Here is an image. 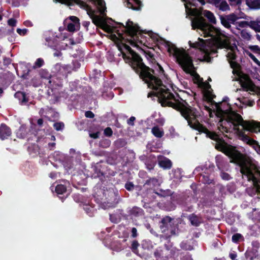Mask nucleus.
Instances as JSON below:
<instances>
[{"instance_id":"nucleus-1","label":"nucleus","mask_w":260,"mask_h":260,"mask_svg":"<svg viewBox=\"0 0 260 260\" xmlns=\"http://www.w3.org/2000/svg\"><path fill=\"white\" fill-rule=\"evenodd\" d=\"M116 24L119 26L114 27V28H119L116 30L118 37L115 35L113 37L115 39L116 46L125 62L132 68L148 88L155 91L149 93L148 97L151 95L157 97L158 102L162 107H172L168 105L170 103L173 104L181 103L179 98L177 96L178 99H176L170 90L163 84L161 79L155 75L154 70L146 66L140 55L126 44L129 43L133 46H137L139 35H141L142 32L140 27L130 20H127L125 25L120 22H116Z\"/></svg>"},{"instance_id":"nucleus-2","label":"nucleus","mask_w":260,"mask_h":260,"mask_svg":"<svg viewBox=\"0 0 260 260\" xmlns=\"http://www.w3.org/2000/svg\"><path fill=\"white\" fill-rule=\"evenodd\" d=\"M177 95L182 102L176 104L170 103V105H168L179 111L181 115L187 121L188 124L191 128L198 131L199 133L205 134L207 137L215 141V149L228 156L231 159V162L236 164L240 169L250 159L237 150L235 147L228 144L216 132L209 131L206 126L200 123L198 120V118L200 116L199 111L195 108L190 106L186 101L180 98L179 94H177Z\"/></svg>"},{"instance_id":"nucleus-3","label":"nucleus","mask_w":260,"mask_h":260,"mask_svg":"<svg viewBox=\"0 0 260 260\" xmlns=\"http://www.w3.org/2000/svg\"><path fill=\"white\" fill-rule=\"evenodd\" d=\"M168 52L175 58L176 62L186 74L192 76L193 82L198 85L204 82L203 79L195 71L191 57L183 49H179L175 45L167 42Z\"/></svg>"},{"instance_id":"nucleus-4","label":"nucleus","mask_w":260,"mask_h":260,"mask_svg":"<svg viewBox=\"0 0 260 260\" xmlns=\"http://www.w3.org/2000/svg\"><path fill=\"white\" fill-rule=\"evenodd\" d=\"M255 122V120L245 121L242 117L235 111H231L226 119H221L217 123L218 129L223 135L224 137H228L224 133L231 132L232 126L238 127L239 125L243 126L247 131L252 133V129L249 127L248 123Z\"/></svg>"},{"instance_id":"nucleus-5","label":"nucleus","mask_w":260,"mask_h":260,"mask_svg":"<svg viewBox=\"0 0 260 260\" xmlns=\"http://www.w3.org/2000/svg\"><path fill=\"white\" fill-rule=\"evenodd\" d=\"M240 173L249 182H251L257 192L260 193V167L256 162L249 160L240 169Z\"/></svg>"},{"instance_id":"nucleus-6","label":"nucleus","mask_w":260,"mask_h":260,"mask_svg":"<svg viewBox=\"0 0 260 260\" xmlns=\"http://www.w3.org/2000/svg\"><path fill=\"white\" fill-rule=\"evenodd\" d=\"M96 6V8L101 16L93 15L91 16L92 22L98 27L106 31H109L110 26L107 24L105 18L106 16L107 8L104 0H88Z\"/></svg>"},{"instance_id":"nucleus-7","label":"nucleus","mask_w":260,"mask_h":260,"mask_svg":"<svg viewBox=\"0 0 260 260\" xmlns=\"http://www.w3.org/2000/svg\"><path fill=\"white\" fill-rule=\"evenodd\" d=\"M174 219L169 216L162 218L159 222V228L162 233L169 231V237L176 235V228L174 225Z\"/></svg>"},{"instance_id":"nucleus-8","label":"nucleus","mask_w":260,"mask_h":260,"mask_svg":"<svg viewBox=\"0 0 260 260\" xmlns=\"http://www.w3.org/2000/svg\"><path fill=\"white\" fill-rule=\"evenodd\" d=\"M105 195L104 202H107L108 203H112L117 200L118 192L117 189L113 186L109 188L106 187Z\"/></svg>"},{"instance_id":"nucleus-9","label":"nucleus","mask_w":260,"mask_h":260,"mask_svg":"<svg viewBox=\"0 0 260 260\" xmlns=\"http://www.w3.org/2000/svg\"><path fill=\"white\" fill-rule=\"evenodd\" d=\"M106 187L99 183H97L94 187L93 196L97 203H102L104 200Z\"/></svg>"},{"instance_id":"nucleus-10","label":"nucleus","mask_w":260,"mask_h":260,"mask_svg":"<svg viewBox=\"0 0 260 260\" xmlns=\"http://www.w3.org/2000/svg\"><path fill=\"white\" fill-rule=\"evenodd\" d=\"M238 18V17L235 13H232L225 16H220L221 24L227 28H231V24H234Z\"/></svg>"},{"instance_id":"nucleus-11","label":"nucleus","mask_w":260,"mask_h":260,"mask_svg":"<svg viewBox=\"0 0 260 260\" xmlns=\"http://www.w3.org/2000/svg\"><path fill=\"white\" fill-rule=\"evenodd\" d=\"M241 86L244 91H253L255 86L252 80L247 76L244 75L239 80Z\"/></svg>"},{"instance_id":"nucleus-12","label":"nucleus","mask_w":260,"mask_h":260,"mask_svg":"<svg viewBox=\"0 0 260 260\" xmlns=\"http://www.w3.org/2000/svg\"><path fill=\"white\" fill-rule=\"evenodd\" d=\"M213 45L216 49L228 48L229 42L228 39H223L220 35H217L213 39Z\"/></svg>"},{"instance_id":"nucleus-13","label":"nucleus","mask_w":260,"mask_h":260,"mask_svg":"<svg viewBox=\"0 0 260 260\" xmlns=\"http://www.w3.org/2000/svg\"><path fill=\"white\" fill-rule=\"evenodd\" d=\"M191 26L193 29H200L204 30L207 27V24L205 19L201 16L194 18L191 21Z\"/></svg>"},{"instance_id":"nucleus-14","label":"nucleus","mask_w":260,"mask_h":260,"mask_svg":"<svg viewBox=\"0 0 260 260\" xmlns=\"http://www.w3.org/2000/svg\"><path fill=\"white\" fill-rule=\"evenodd\" d=\"M11 134V128L5 123H2L0 125V139L2 140L7 139Z\"/></svg>"},{"instance_id":"nucleus-15","label":"nucleus","mask_w":260,"mask_h":260,"mask_svg":"<svg viewBox=\"0 0 260 260\" xmlns=\"http://www.w3.org/2000/svg\"><path fill=\"white\" fill-rule=\"evenodd\" d=\"M124 3L127 8L134 10H140L142 6L140 0H124Z\"/></svg>"},{"instance_id":"nucleus-16","label":"nucleus","mask_w":260,"mask_h":260,"mask_svg":"<svg viewBox=\"0 0 260 260\" xmlns=\"http://www.w3.org/2000/svg\"><path fill=\"white\" fill-rule=\"evenodd\" d=\"M239 137H240V140H241L244 142L246 143L247 144L251 146L252 148L254 147L255 145H257V141L252 139L247 135H246L244 132L241 131L239 132Z\"/></svg>"},{"instance_id":"nucleus-17","label":"nucleus","mask_w":260,"mask_h":260,"mask_svg":"<svg viewBox=\"0 0 260 260\" xmlns=\"http://www.w3.org/2000/svg\"><path fill=\"white\" fill-rule=\"evenodd\" d=\"M128 213L131 217L135 218L142 217L144 215V210L142 208L137 206H134L131 208L129 210Z\"/></svg>"},{"instance_id":"nucleus-18","label":"nucleus","mask_w":260,"mask_h":260,"mask_svg":"<svg viewBox=\"0 0 260 260\" xmlns=\"http://www.w3.org/2000/svg\"><path fill=\"white\" fill-rule=\"evenodd\" d=\"M61 3L66 4L68 6H73L75 4L79 5L82 8H87L88 6L83 1L81 0H59Z\"/></svg>"},{"instance_id":"nucleus-19","label":"nucleus","mask_w":260,"mask_h":260,"mask_svg":"<svg viewBox=\"0 0 260 260\" xmlns=\"http://www.w3.org/2000/svg\"><path fill=\"white\" fill-rule=\"evenodd\" d=\"M14 96L19 100L22 105L26 104L28 102V98L24 92L18 91L15 93Z\"/></svg>"},{"instance_id":"nucleus-20","label":"nucleus","mask_w":260,"mask_h":260,"mask_svg":"<svg viewBox=\"0 0 260 260\" xmlns=\"http://www.w3.org/2000/svg\"><path fill=\"white\" fill-rule=\"evenodd\" d=\"M159 185L158 180L156 178H150L147 179L144 184L148 189H152Z\"/></svg>"},{"instance_id":"nucleus-21","label":"nucleus","mask_w":260,"mask_h":260,"mask_svg":"<svg viewBox=\"0 0 260 260\" xmlns=\"http://www.w3.org/2000/svg\"><path fill=\"white\" fill-rule=\"evenodd\" d=\"M154 51V49L152 50H146L144 51V54L147 59L152 64H156L157 61L155 58V56L153 53Z\"/></svg>"},{"instance_id":"nucleus-22","label":"nucleus","mask_w":260,"mask_h":260,"mask_svg":"<svg viewBox=\"0 0 260 260\" xmlns=\"http://www.w3.org/2000/svg\"><path fill=\"white\" fill-rule=\"evenodd\" d=\"M126 241H127V239L126 238H123V240L122 241H116V242H115L113 244L115 243H116V245H114V246L115 247V249L117 251H120V250H121L122 249H124V248H125L127 245V243H126Z\"/></svg>"},{"instance_id":"nucleus-23","label":"nucleus","mask_w":260,"mask_h":260,"mask_svg":"<svg viewBox=\"0 0 260 260\" xmlns=\"http://www.w3.org/2000/svg\"><path fill=\"white\" fill-rule=\"evenodd\" d=\"M199 41L198 42H195V45L196 46V48L200 49L201 51H204L205 52V54L206 55H209V53L207 51H205V47H206V44L205 42V40L203 39H201L199 38L198 39Z\"/></svg>"},{"instance_id":"nucleus-24","label":"nucleus","mask_w":260,"mask_h":260,"mask_svg":"<svg viewBox=\"0 0 260 260\" xmlns=\"http://www.w3.org/2000/svg\"><path fill=\"white\" fill-rule=\"evenodd\" d=\"M203 98L208 102H212V100L214 98H215V95L213 93L212 90H207L203 91Z\"/></svg>"},{"instance_id":"nucleus-25","label":"nucleus","mask_w":260,"mask_h":260,"mask_svg":"<svg viewBox=\"0 0 260 260\" xmlns=\"http://www.w3.org/2000/svg\"><path fill=\"white\" fill-rule=\"evenodd\" d=\"M252 129V133H260V121H255V122H252V123H249L248 125Z\"/></svg>"},{"instance_id":"nucleus-26","label":"nucleus","mask_w":260,"mask_h":260,"mask_svg":"<svg viewBox=\"0 0 260 260\" xmlns=\"http://www.w3.org/2000/svg\"><path fill=\"white\" fill-rule=\"evenodd\" d=\"M83 209L89 216L92 217L94 216V213L95 210L93 206L89 204H84Z\"/></svg>"},{"instance_id":"nucleus-27","label":"nucleus","mask_w":260,"mask_h":260,"mask_svg":"<svg viewBox=\"0 0 260 260\" xmlns=\"http://www.w3.org/2000/svg\"><path fill=\"white\" fill-rule=\"evenodd\" d=\"M159 165L165 169H169L172 167V162L168 158H165L159 161Z\"/></svg>"},{"instance_id":"nucleus-28","label":"nucleus","mask_w":260,"mask_h":260,"mask_svg":"<svg viewBox=\"0 0 260 260\" xmlns=\"http://www.w3.org/2000/svg\"><path fill=\"white\" fill-rule=\"evenodd\" d=\"M246 4L251 9H260L259 0H247Z\"/></svg>"},{"instance_id":"nucleus-29","label":"nucleus","mask_w":260,"mask_h":260,"mask_svg":"<svg viewBox=\"0 0 260 260\" xmlns=\"http://www.w3.org/2000/svg\"><path fill=\"white\" fill-rule=\"evenodd\" d=\"M204 15L210 23L213 24L216 23V20L212 12L208 10H205L204 12Z\"/></svg>"},{"instance_id":"nucleus-30","label":"nucleus","mask_w":260,"mask_h":260,"mask_svg":"<svg viewBox=\"0 0 260 260\" xmlns=\"http://www.w3.org/2000/svg\"><path fill=\"white\" fill-rule=\"evenodd\" d=\"M151 132L155 137L158 138H161L164 135V131L161 130L160 128L157 126H154L152 128Z\"/></svg>"},{"instance_id":"nucleus-31","label":"nucleus","mask_w":260,"mask_h":260,"mask_svg":"<svg viewBox=\"0 0 260 260\" xmlns=\"http://www.w3.org/2000/svg\"><path fill=\"white\" fill-rule=\"evenodd\" d=\"M229 101V98L227 96H225L224 98H223V100H222V102L221 103H219L217 104V109L218 111H221V112H223L224 110H222V108H221V106H222L223 104L222 103H226V106L228 107V109H226L225 110V111H227L228 110H231V106L230 105V104L229 103H228V102Z\"/></svg>"},{"instance_id":"nucleus-32","label":"nucleus","mask_w":260,"mask_h":260,"mask_svg":"<svg viewBox=\"0 0 260 260\" xmlns=\"http://www.w3.org/2000/svg\"><path fill=\"white\" fill-rule=\"evenodd\" d=\"M260 23L259 20L250 21V27L256 32H260Z\"/></svg>"},{"instance_id":"nucleus-33","label":"nucleus","mask_w":260,"mask_h":260,"mask_svg":"<svg viewBox=\"0 0 260 260\" xmlns=\"http://www.w3.org/2000/svg\"><path fill=\"white\" fill-rule=\"evenodd\" d=\"M217 5L216 8H218L220 10L222 11H226L230 10V8L227 2L224 0H221V2Z\"/></svg>"},{"instance_id":"nucleus-34","label":"nucleus","mask_w":260,"mask_h":260,"mask_svg":"<svg viewBox=\"0 0 260 260\" xmlns=\"http://www.w3.org/2000/svg\"><path fill=\"white\" fill-rule=\"evenodd\" d=\"M17 137L20 139H23L25 137L27 133L26 129L23 127L20 126L19 128L16 131Z\"/></svg>"},{"instance_id":"nucleus-35","label":"nucleus","mask_w":260,"mask_h":260,"mask_svg":"<svg viewBox=\"0 0 260 260\" xmlns=\"http://www.w3.org/2000/svg\"><path fill=\"white\" fill-rule=\"evenodd\" d=\"M93 178H99L101 180H102L103 178L104 177V173L99 169L97 167L94 168V173L92 176Z\"/></svg>"},{"instance_id":"nucleus-36","label":"nucleus","mask_w":260,"mask_h":260,"mask_svg":"<svg viewBox=\"0 0 260 260\" xmlns=\"http://www.w3.org/2000/svg\"><path fill=\"white\" fill-rule=\"evenodd\" d=\"M189 219L191 224L196 226H198L201 223L197 215L194 214L189 216Z\"/></svg>"},{"instance_id":"nucleus-37","label":"nucleus","mask_w":260,"mask_h":260,"mask_svg":"<svg viewBox=\"0 0 260 260\" xmlns=\"http://www.w3.org/2000/svg\"><path fill=\"white\" fill-rule=\"evenodd\" d=\"M111 145V141L108 139H103L99 142V146L103 148H108Z\"/></svg>"},{"instance_id":"nucleus-38","label":"nucleus","mask_w":260,"mask_h":260,"mask_svg":"<svg viewBox=\"0 0 260 260\" xmlns=\"http://www.w3.org/2000/svg\"><path fill=\"white\" fill-rule=\"evenodd\" d=\"M67 191V187L63 184H58L55 187V191L57 194H62Z\"/></svg>"},{"instance_id":"nucleus-39","label":"nucleus","mask_w":260,"mask_h":260,"mask_svg":"<svg viewBox=\"0 0 260 260\" xmlns=\"http://www.w3.org/2000/svg\"><path fill=\"white\" fill-rule=\"evenodd\" d=\"M232 240L234 243H238L241 241H243L244 238L241 234L236 233L232 236Z\"/></svg>"},{"instance_id":"nucleus-40","label":"nucleus","mask_w":260,"mask_h":260,"mask_svg":"<svg viewBox=\"0 0 260 260\" xmlns=\"http://www.w3.org/2000/svg\"><path fill=\"white\" fill-rule=\"evenodd\" d=\"M240 35L245 40L250 41L251 39V35L246 29H243L241 31Z\"/></svg>"},{"instance_id":"nucleus-41","label":"nucleus","mask_w":260,"mask_h":260,"mask_svg":"<svg viewBox=\"0 0 260 260\" xmlns=\"http://www.w3.org/2000/svg\"><path fill=\"white\" fill-rule=\"evenodd\" d=\"M199 87L203 90V91L207 90H212V89L211 88V86L207 82H204L201 83L200 84Z\"/></svg>"},{"instance_id":"nucleus-42","label":"nucleus","mask_w":260,"mask_h":260,"mask_svg":"<svg viewBox=\"0 0 260 260\" xmlns=\"http://www.w3.org/2000/svg\"><path fill=\"white\" fill-rule=\"evenodd\" d=\"M180 247L185 250H192L193 249L192 246L188 244L187 242H182L180 243Z\"/></svg>"},{"instance_id":"nucleus-43","label":"nucleus","mask_w":260,"mask_h":260,"mask_svg":"<svg viewBox=\"0 0 260 260\" xmlns=\"http://www.w3.org/2000/svg\"><path fill=\"white\" fill-rule=\"evenodd\" d=\"M145 165L146 166L147 169L151 170L153 169L155 165V161L150 160V159H147L145 161Z\"/></svg>"},{"instance_id":"nucleus-44","label":"nucleus","mask_w":260,"mask_h":260,"mask_svg":"<svg viewBox=\"0 0 260 260\" xmlns=\"http://www.w3.org/2000/svg\"><path fill=\"white\" fill-rule=\"evenodd\" d=\"M53 127L57 131H62L64 127V124L62 122H55L53 124Z\"/></svg>"},{"instance_id":"nucleus-45","label":"nucleus","mask_w":260,"mask_h":260,"mask_svg":"<svg viewBox=\"0 0 260 260\" xmlns=\"http://www.w3.org/2000/svg\"><path fill=\"white\" fill-rule=\"evenodd\" d=\"M39 74L41 78L45 79H49L50 78L51 76L49 72L45 70H40Z\"/></svg>"},{"instance_id":"nucleus-46","label":"nucleus","mask_w":260,"mask_h":260,"mask_svg":"<svg viewBox=\"0 0 260 260\" xmlns=\"http://www.w3.org/2000/svg\"><path fill=\"white\" fill-rule=\"evenodd\" d=\"M162 251L161 250H159L157 249L154 253V255L156 258V260H162L163 258V256H162Z\"/></svg>"},{"instance_id":"nucleus-47","label":"nucleus","mask_w":260,"mask_h":260,"mask_svg":"<svg viewBox=\"0 0 260 260\" xmlns=\"http://www.w3.org/2000/svg\"><path fill=\"white\" fill-rule=\"evenodd\" d=\"M125 189L129 191H132L135 189V185L132 182L128 181L124 185Z\"/></svg>"},{"instance_id":"nucleus-48","label":"nucleus","mask_w":260,"mask_h":260,"mask_svg":"<svg viewBox=\"0 0 260 260\" xmlns=\"http://www.w3.org/2000/svg\"><path fill=\"white\" fill-rule=\"evenodd\" d=\"M126 142L124 140L121 139H118L115 142V145L116 147L118 148L124 147L126 145Z\"/></svg>"},{"instance_id":"nucleus-49","label":"nucleus","mask_w":260,"mask_h":260,"mask_svg":"<svg viewBox=\"0 0 260 260\" xmlns=\"http://www.w3.org/2000/svg\"><path fill=\"white\" fill-rule=\"evenodd\" d=\"M246 54L257 64L260 65V61L255 57V56L248 51H246Z\"/></svg>"},{"instance_id":"nucleus-50","label":"nucleus","mask_w":260,"mask_h":260,"mask_svg":"<svg viewBox=\"0 0 260 260\" xmlns=\"http://www.w3.org/2000/svg\"><path fill=\"white\" fill-rule=\"evenodd\" d=\"M44 63V60L41 58H38L34 66V68H38L41 67Z\"/></svg>"},{"instance_id":"nucleus-51","label":"nucleus","mask_w":260,"mask_h":260,"mask_svg":"<svg viewBox=\"0 0 260 260\" xmlns=\"http://www.w3.org/2000/svg\"><path fill=\"white\" fill-rule=\"evenodd\" d=\"M201 177H202V182L205 184H210L211 183V180L209 178V176L208 175H201Z\"/></svg>"},{"instance_id":"nucleus-52","label":"nucleus","mask_w":260,"mask_h":260,"mask_svg":"<svg viewBox=\"0 0 260 260\" xmlns=\"http://www.w3.org/2000/svg\"><path fill=\"white\" fill-rule=\"evenodd\" d=\"M248 48L254 53L260 54V48L257 45L249 46Z\"/></svg>"},{"instance_id":"nucleus-53","label":"nucleus","mask_w":260,"mask_h":260,"mask_svg":"<svg viewBox=\"0 0 260 260\" xmlns=\"http://www.w3.org/2000/svg\"><path fill=\"white\" fill-rule=\"evenodd\" d=\"M11 63V59L10 58L3 57V63H4V69L6 68Z\"/></svg>"},{"instance_id":"nucleus-54","label":"nucleus","mask_w":260,"mask_h":260,"mask_svg":"<svg viewBox=\"0 0 260 260\" xmlns=\"http://www.w3.org/2000/svg\"><path fill=\"white\" fill-rule=\"evenodd\" d=\"M139 246V243H138V242L137 241H136V240L133 241L132 243V246H131L132 250L134 252H136V251L137 250V249H138V247Z\"/></svg>"},{"instance_id":"nucleus-55","label":"nucleus","mask_w":260,"mask_h":260,"mask_svg":"<svg viewBox=\"0 0 260 260\" xmlns=\"http://www.w3.org/2000/svg\"><path fill=\"white\" fill-rule=\"evenodd\" d=\"M104 133L105 136L111 137L113 134V131L110 127H107L104 129Z\"/></svg>"},{"instance_id":"nucleus-56","label":"nucleus","mask_w":260,"mask_h":260,"mask_svg":"<svg viewBox=\"0 0 260 260\" xmlns=\"http://www.w3.org/2000/svg\"><path fill=\"white\" fill-rule=\"evenodd\" d=\"M67 30L70 32H74L75 30V25L73 23H69L67 25Z\"/></svg>"},{"instance_id":"nucleus-57","label":"nucleus","mask_w":260,"mask_h":260,"mask_svg":"<svg viewBox=\"0 0 260 260\" xmlns=\"http://www.w3.org/2000/svg\"><path fill=\"white\" fill-rule=\"evenodd\" d=\"M238 25L241 27L249 26L250 27V21H242L239 22Z\"/></svg>"},{"instance_id":"nucleus-58","label":"nucleus","mask_w":260,"mask_h":260,"mask_svg":"<svg viewBox=\"0 0 260 260\" xmlns=\"http://www.w3.org/2000/svg\"><path fill=\"white\" fill-rule=\"evenodd\" d=\"M17 32L20 36H25L28 30L26 28H24V29H21V28H17Z\"/></svg>"},{"instance_id":"nucleus-59","label":"nucleus","mask_w":260,"mask_h":260,"mask_svg":"<svg viewBox=\"0 0 260 260\" xmlns=\"http://www.w3.org/2000/svg\"><path fill=\"white\" fill-rule=\"evenodd\" d=\"M150 34L151 35H150L151 38L154 41L159 42V40L161 41V39L157 35L153 34L152 31Z\"/></svg>"},{"instance_id":"nucleus-60","label":"nucleus","mask_w":260,"mask_h":260,"mask_svg":"<svg viewBox=\"0 0 260 260\" xmlns=\"http://www.w3.org/2000/svg\"><path fill=\"white\" fill-rule=\"evenodd\" d=\"M17 20L14 18H10L8 20V24L11 26L14 27L16 25Z\"/></svg>"},{"instance_id":"nucleus-61","label":"nucleus","mask_w":260,"mask_h":260,"mask_svg":"<svg viewBox=\"0 0 260 260\" xmlns=\"http://www.w3.org/2000/svg\"><path fill=\"white\" fill-rule=\"evenodd\" d=\"M221 0H207V2L212 5H214L216 7H217V5L221 2Z\"/></svg>"},{"instance_id":"nucleus-62","label":"nucleus","mask_w":260,"mask_h":260,"mask_svg":"<svg viewBox=\"0 0 260 260\" xmlns=\"http://www.w3.org/2000/svg\"><path fill=\"white\" fill-rule=\"evenodd\" d=\"M85 116L87 118H93L94 117V114L92 111H87L85 112Z\"/></svg>"},{"instance_id":"nucleus-63","label":"nucleus","mask_w":260,"mask_h":260,"mask_svg":"<svg viewBox=\"0 0 260 260\" xmlns=\"http://www.w3.org/2000/svg\"><path fill=\"white\" fill-rule=\"evenodd\" d=\"M231 6H236L241 4V1L240 0H229Z\"/></svg>"},{"instance_id":"nucleus-64","label":"nucleus","mask_w":260,"mask_h":260,"mask_svg":"<svg viewBox=\"0 0 260 260\" xmlns=\"http://www.w3.org/2000/svg\"><path fill=\"white\" fill-rule=\"evenodd\" d=\"M181 260H193V259L191 257V254L187 253L181 258Z\"/></svg>"}]
</instances>
